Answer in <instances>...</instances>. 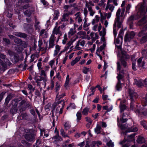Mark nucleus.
<instances>
[{"instance_id": "1", "label": "nucleus", "mask_w": 147, "mask_h": 147, "mask_svg": "<svg viewBox=\"0 0 147 147\" xmlns=\"http://www.w3.org/2000/svg\"><path fill=\"white\" fill-rule=\"evenodd\" d=\"M57 103H54L53 107L54 108L53 110V115L51 120H53L52 124L53 127L55 126V121L54 119V115L55 114L57 117L59 115L62 113L63 109L65 104V102L62 100L58 101Z\"/></svg>"}, {"instance_id": "2", "label": "nucleus", "mask_w": 147, "mask_h": 147, "mask_svg": "<svg viewBox=\"0 0 147 147\" xmlns=\"http://www.w3.org/2000/svg\"><path fill=\"white\" fill-rule=\"evenodd\" d=\"M85 5V7L84 8L83 10V13L85 16V18L84 19V24L87 23V20L86 18L88 14V11L89 12L90 16L92 17L93 16L95 13V11L92 8L94 6V4L92 1L88 2L86 1Z\"/></svg>"}, {"instance_id": "3", "label": "nucleus", "mask_w": 147, "mask_h": 147, "mask_svg": "<svg viewBox=\"0 0 147 147\" xmlns=\"http://www.w3.org/2000/svg\"><path fill=\"white\" fill-rule=\"evenodd\" d=\"M142 106L137 107V110H134L137 114H143L146 115L147 114V94L145 97L143 98L141 101Z\"/></svg>"}, {"instance_id": "4", "label": "nucleus", "mask_w": 147, "mask_h": 147, "mask_svg": "<svg viewBox=\"0 0 147 147\" xmlns=\"http://www.w3.org/2000/svg\"><path fill=\"white\" fill-rule=\"evenodd\" d=\"M121 11V10L119 9L117 10L116 15V18L115 20V22L113 25V32L115 38L116 37L117 34V32L116 28L117 26L118 28L121 27L122 21H120V15Z\"/></svg>"}, {"instance_id": "5", "label": "nucleus", "mask_w": 147, "mask_h": 147, "mask_svg": "<svg viewBox=\"0 0 147 147\" xmlns=\"http://www.w3.org/2000/svg\"><path fill=\"white\" fill-rule=\"evenodd\" d=\"M147 11V7H145L144 5H141L139 8L137 13L134 16H131L129 19V20H136L143 16Z\"/></svg>"}, {"instance_id": "6", "label": "nucleus", "mask_w": 147, "mask_h": 147, "mask_svg": "<svg viewBox=\"0 0 147 147\" xmlns=\"http://www.w3.org/2000/svg\"><path fill=\"white\" fill-rule=\"evenodd\" d=\"M129 116L127 113H124L123 115L120 117V119L119 117L117 118V121L119 124V126L121 129H125L127 128V127L125 124L121 125L120 126V120L122 123H124L126 122L128 119H129Z\"/></svg>"}, {"instance_id": "7", "label": "nucleus", "mask_w": 147, "mask_h": 147, "mask_svg": "<svg viewBox=\"0 0 147 147\" xmlns=\"http://www.w3.org/2000/svg\"><path fill=\"white\" fill-rule=\"evenodd\" d=\"M147 30V23L142 28L141 31L138 33V36L142 38L140 39V42L141 43H143L147 40V32H146V30Z\"/></svg>"}, {"instance_id": "8", "label": "nucleus", "mask_w": 147, "mask_h": 147, "mask_svg": "<svg viewBox=\"0 0 147 147\" xmlns=\"http://www.w3.org/2000/svg\"><path fill=\"white\" fill-rule=\"evenodd\" d=\"M128 92L130 97V99L131 102L130 106V109H132L133 106L132 105V101H135L138 97V95L137 93L134 92V89L129 88L128 89Z\"/></svg>"}, {"instance_id": "9", "label": "nucleus", "mask_w": 147, "mask_h": 147, "mask_svg": "<svg viewBox=\"0 0 147 147\" xmlns=\"http://www.w3.org/2000/svg\"><path fill=\"white\" fill-rule=\"evenodd\" d=\"M55 34L59 35V36L57 38V42H58L60 38V36H61L62 34V32L60 30L59 27L55 26L53 28L52 31V34L51 35L55 36Z\"/></svg>"}, {"instance_id": "10", "label": "nucleus", "mask_w": 147, "mask_h": 147, "mask_svg": "<svg viewBox=\"0 0 147 147\" xmlns=\"http://www.w3.org/2000/svg\"><path fill=\"white\" fill-rule=\"evenodd\" d=\"M20 100H19L18 99H16L13 101L12 103L13 104L14 103L15 105L13 106L12 107L10 111L11 113L12 114H14L16 113L18 109L17 107V103Z\"/></svg>"}, {"instance_id": "11", "label": "nucleus", "mask_w": 147, "mask_h": 147, "mask_svg": "<svg viewBox=\"0 0 147 147\" xmlns=\"http://www.w3.org/2000/svg\"><path fill=\"white\" fill-rule=\"evenodd\" d=\"M135 35V34L134 32H131L127 33L125 35L124 40L125 42H129L133 38Z\"/></svg>"}, {"instance_id": "12", "label": "nucleus", "mask_w": 147, "mask_h": 147, "mask_svg": "<svg viewBox=\"0 0 147 147\" xmlns=\"http://www.w3.org/2000/svg\"><path fill=\"white\" fill-rule=\"evenodd\" d=\"M75 17L74 19L76 22L78 24H81L83 21L82 15L80 12L79 11L75 14Z\"/></svg>"}, {"instance_id": "13", "label": "nucleus", "mask_w": 147, "mask_h": 147, "mask_svg": "<svg viewBox=\"0 0 147 147\" xmlns=\"http://www.w3.org/2000/svg\"><path fill=\"white\" fill-rule=\"evenodd\" d=\"M129 58V55L125 54H122L120 59L122 65L125 67H126L127 65V63L125 61V59H127Z\"/></svg>"}, {"instance_id": "14", "label": "nucleus", "mask_w": 147, "mask_h": 147, "mask_svg": "<svg viewBox=\"0 0 147 147\" xmlns=\"http://www.w3.org/2000/svg\"><path fill=\"white\" fill-rule=\"evenodd\" d=\"M56 37L53 35H51L50 37L49 41L48 49L53 48L54 46L55 42L56 40Z\"/></svg>"}, {"instance_id": "15", "label": "nucleus", "mask_w": 147, "mask_h": 147, "mask_svg": "<svg viewBox=\"0 0 147 147\" xmlns=\"http://www.w3.org/2000/svg\"><path fill=\"white\" fill-rule=\"evenodd\" d=\"M85 41L84 40H79L77 42L76 45L75 47L76 49H78L83 48L84 46Z\"/></svg>"}, {"instance_id": "16", "label": "nucleus", "mask_w": 147, "mask_h": 147, "mask_svg": "<svg viewBox=\"0 0 147 147\" xmlns=\"http://www.w3.org/2000/svg\"><path fill=\"white\" fill-rule=\"evenodd\" d=\"M26 102V100H23L19 103L18 108L20 112L24 111L26 109V108L25 105Z\"/></svg>"}, {"instance_id": "17", "label": "nucleus", "mask_w": 147, "mask_h": 147, "mask_svg": "<svg viewBox=\"0 0 147 147\" xmlns=\"http://www.w3.org/2000/svg\"><path fill=\"white\" fill-rule=\"evenodd\" d=\"M61 22L68 24V15L66 13H63L61 19Z\"/></svg>"}, {"instance_id": "18", "label": "nucleus", "mask_w": 147, "mask_h": 147, "mask_svg": "<svg viewBox=\"0 0 147 147\" xmlns=\"http://www.w3.org/2000/svg\"><path fill=\"white\" fill-rule=\"evenodd\" d=\"M90 108L89 107H86L84 108L82 111V114L83 115L87 116L88 115V113H91V111L90 110Z\"/></svg>"}, {"instance_id": "19", "label": "nucleus", "mask_w": 147, "mask_h": 147, "mask_svg": "<svg viewBox=\"0 0 147 147\" xmlns=\"http://www.w3.org/2000/svg\"><path fill=\"white\" fill-rule=\"evenodd\" d=\"M25 139L28 141H32L34 138V135L32 134H27L25 136Z\"/></svg>"}, {"instance_id": "20", "label": "nucleus", "mask_w": 147, "mask_h": 147, "mask_svg": "<svg viewBox=\"0 0 147 147\" xmlns=\"http://www.w3.org/2000/svg\"><path fill=\"white\" fill-rule=\"evenodd\" d=\"M90 36L93 42H94L96 39H97L99 38V36L96 33L91 32L90 34Z\"/></svg>"}, {"instance_id": "21", "label": "nucleus", "mask_w": 147, "mask_h": 147, "mask_svg": "<svg viewBox=\"0 0 147 147\" xmlns=\"http://www.w3.org/2000/svg\"><path fill=\"white\" fill-rule=\"evenodd\" d=\"M143 57H141L139 58L137 61L138 65L139 67H143L145 63L144 61H142Z\"/></svg>"}, {"instance_id": "22", "label": "nucleus", "mask_w": 147, "mask_h": 147, "mask_svg": "<svg viewBox=\"0 0 147 147\" xmlns=\"http://www.w3.org/2000/svg\"><path fill=\"white\" fill-rule=\"evenodd\" d=\"M115 8L114 6L111 4H107L105 10H108V9L111 11V12H112Z\"/></svg>"}, {"instance_id": "23", "label": "nucleus", "mask_w": 147, "mask_h": 147, "mask_svg": "<svg viewBox=\"0 0 147 147\" xmlns=\"http://www.w3.org/2000/svg\"><path fill=\"white\" fill-rule=\"evenodd\" d=\"M13 34L16 36L24 38L27 36V35L26 34L21 32H15Z\"/></svg>"}, {"instance_id": "24", "label": "nucleus", "mask_w": 147, "mask_h": 147, "mask_svg": "<svg viewBox=\"0 0 147 147\" xmlns=\"http://www.w3.org/2000/svg\"><path fill=\"white\" fill-rule=\"evenodd\" d=\"M100 18L99 16L96 15L94 19H93L92 21V25H94L96 23L98 22L100 20Z\"/></svg>"}, {"instance_id": "25", "label": "nucleus", "mask_w": 147, "mask_h": 147, "mask_svg": "<svg viewBox=\"0 0 147 147\" xmlns=\"http://www.w3.org/2000/svg\"><path fill=\"white\" fill-rule=\"evenodd\" d=\"M59 15V12L58 10H55L54 11V13L53 16V20H56L58 19V17Z\"/></svg>"}, {"instance_id": "26", "label": "nucleus", "mask_w": 147, "mask_h": 147, "mask_svg": "<svg viewBox=\"0 0 147 147\" xmlns=\"http://www.w3.org/2000/svg\"><path fill=\"white\" fill-rule=\"evenodd\" d=\"M55 49L54 51V55H57L61 49V47L58 45H56L55 47Z\"/></svg>"}, {"instance_id": "27", "label": "nucleus", "mask_w": 147, "mask_h": 147, "mask_svg": "<svg viewBox=\"0 0 147 147\" xmlns=\"http://www.w3.org/2000/svg\"><path fill=\"white\" fill-rule=\"evenodd\" d=\"M138 130V128L136 127H133L130 128H128L127 131V132H135L137 131Z\"/></svg>"}, {"instance_id": "28", "label": "nucleus", "mask_w": 147, "mask_h": 147, "mask_svg": "<svg viewBox=\"0 0 147 147\" xmlns=\"http://www.w3.org/2000/svg\"><path fill=\"white\" fill-rule=\"evenodd\" d=\"M145 141L144 138L141 136H138L137 141L139 144H142Z\"/></svg>"}, {"instance_id": "29", "label": "nucleus", "mask_w": 147, "mask_h": 147, "mask_svg": "<svg viewBox=\"0 0 147 147\" xmlns=\"http://www.w3.org/2000/svg\"><path fill=\"white\" fill-rule=\"evenodd\" d=\"M147 20V16H144L143 18L139 21V23L140 25H142L146 23Z\"/></svg>"}, {"instance_id": "30", "label": "nucleus", "mask_w": 147, "mask_h": 147, "mask_svg": "<svg viewBox=\"0 0 147 147\" xmlns=\"http://www.w3.org/2000/svg\"><path fill=\"white\" fill-rule=\"evenodd\" d=\"M81 57H78L75 58L74 60H73L71 62V64L72 66H73L78 62L80 59Z\"/></svg>"}, {"instance_id": "31", "label": "nucleus", "mask_w": 147, "mask_h": 147, "mask_svg": "<svg viewBox=\"0 0 147 147\" xmlns=\"http://www.w3.org/2000/svg\"><path fill=\"white\" fill-rule=\"evenodd\" d=\"M135 133H134L133 134L129 135L128 136V141H134L135 140V136L136 135Z\"/></svg>"}, {"instance_id": "32", "label": "nucleus", "mask_w": 147, "mask_h": 147, "mask_svg": "<svg viewBox=\"0 0 147 147\" xmlns=\"http://www.w3.org/2000/svg\"><path fill=\"white\" fill-rule=\"evenodd\" d=\"M113 106L112 105L109 106L108 105L103 106V108L104 109L107 110L108 112L111 111L113 109Z\"/></svg>"}, {"instance_id": "33", "label": "nucleus", "mask_w": 147, "mask_h": 147, "mask_svg": "<svg viewBox=\"0 0 147 147\" xmlns=\"http://www.w3.org/2000/svg\"><path fill=\"white\" fill-rule=\"evenodd\" d=\"M101 129V127L100 126L97 124L96 127L94 129L95 132L97 134L100 133V132Z\"/></svg>"}, {"instance_id": "34", "label": "nucleus", "mask_w": 147, "mask_h": 147, "mask_svg": "<svg viewBox=\"0 0 147 147\" xmlns=\"http://www.w3.org/2000/svg\"><path fill=\"white\" fill-rule=\"evenodd\" d=\"M75 33L76 31L75 29L73 28H71L68 32V36L70 37L73 35Z\"/></svg>"}, {"instance_id": "35", "label": "nucleus", "mask_w": 147, "mask_h": 147, "mask_svg": "<svg viewBox=\"0 0 147 147\" xmlns=\"http://www.w3.org/2000/svg\"><path fill=\"white\" fill-rule=\"evenodd\" d=\"M137 85L139 87H141L143 85L144 83V80H140L137 81L136 82Z\"/></svg>"}, {"instance_id": "36", "label": "nucleus", "mask_w": 147, "mask_h": 147, "mask_svg": "<svg viewBox=\"0 0 147 147\" xmlns=\"http://www.w3.org/2000/svg\"><path fill=\"white\" fill-rule=\"evenodd\" d=\"M141 53L143 57L147 59V50L146 49L142 50Z\"/></svg>"}, {"instance_id": "37", "label": "nucleus", "mask_w": 147, "mask_h": 147, "mask_svg": "<svg viewBox=\"0 0 147 147\" xmlns=\"http://www.w3.org/2000/svg\"><path fill=\"white\" fill-rule=\"evenodd\" d=\"M116 88L117 90L118 91H120L121 90V86L120 83V81H118V82L117 84Z\"/></svg>"}, {"instance_id": "38", "label": "nucleus", "mask_w": 147, "mask_h": 147, "mask_svg": "<svg viewBox=\"0 0 147 147\" xmlns=\"http://www.w3.org/2000/svg\"><path fill=\"white\" fill-rule=\"evenodd\" d=\"M56 84V85L55 86V92H57L60 89V84H59L58 82H57Z\"/></svg>"}, {"instance_id": "39", "label": "nucleus", "mask_w": 147, "mask_h": 147, "mask_svg": "<svg viewBox=\"0 0 147 147\" xmlns=\"http://www.w3.org/2000/svg\"><path fill=\"white\" fill-rule=\"evenodd\" d=\"M105 46V43H104L102 46H100L99 48L96 51H98V53H100V52H101L104 49Z\"/></svg>"}, {"instance_id": "40", "label": "nucleus", "mask_w": 147, "mask_h": 147, "mask_svg": "<svg viewBox=\"0 0 147 147\" xmlns=\"http://www.w3.org/2000/svg\"><path fill=\"white\" fill-rule=\"evenodd\" d=\"M126 141L125 140H124L122 141L120 143V144L123 146L121 147H129V145L128 144H125Z\"/></svg>"}, {"instance_id": "41", "label": "nucleus", "mask_w": 147, "mask_h": 147, "mask_svg": "<svg viewBox=\"0 0 147 147\" xmlns=\"http://www.w3.org/2000/svg\"><path fill=\"white\" fill-rule=\"evenodd\" d=\"M33 12L32 11H29L28 10H26L24 12V14L28 17H30L32 13Z\"/></svg>"}, {"instance_id": "42", "label": "nucleus", "mask_w": 147, "mask_h": 147, "mask_svg": "<svg viewBox=\"0 0 147 147\" xmlns=\"http://www.w3.org/2000/svg\"><path fill=\"white\" fill-rule=\"evenodd\" d=\"M120 112H122L123 110L125 109V106L124 104H122L121 101L120 102Z\"/></svg>"}, {"instance_id": "43", "label": "nucleus", "mask_w": 147, "mask_h": 147, "mask_svg": "<svg viewBox=\"0 0 147 147\" xmlns=\"http://www.w3.org/2000/svg\"><path fill=\"white\" fill-rule=\"evenodd\" d=\"M56 134L55 136L54 137L55 139L57 140H61V138L59 136V132L57 131L56 132H55Z\"/></svg>"}, {"instance_id": "44", "label": "nucleus", "mask_w": 147, "mask_h": 147, "mask_svg": "<svg viewBox=\"0 0 147 147\" xmlns=\"http://www.w3.org/2000/svg\"><path fill=\"white\" fill-rule=\"evenodd\" d=\"M71 124L69 122H66L64 124V126L66 130L69 129L71 127Z\"/></svg>"}, {"instance_id": "45", "label": "nucleus", "mask_w": 147, "mask_h": 147, "mask_svg": "<svg viewBox=\"0 0 147 147\" xmlns=\"http://www.w3.org/2000/svg\"><path fill=\"white\" fill-rule=\"evenodd\" d=\"M78 36H79L80 37H82V36H85L86 33L85 32L83 31H80L77 33Z\"/></svg>"}, {"instance_id": "46", "label": "nucleus", "mask_w": 147, "mask_h": 147, "mask_svg": "<svg viewBox=\"0 0 147 147\" xmlns=\"http://www.w3.org/2000/svg\"><path fill=\"white\" fill-rule=\"evenodd\" d=\"M106 34V29L104 28H103L102 30L100 32V35L102 36H104Z\"/></svg>"}, {"instance_id": "47", "label": "nucleus", "mask_w": 147, "mask_h": 147, "mask_svg": "<svg viewBox=\"0 0 147 147\" xmlns=\"http://www.w3.org/2000/svg\"><path fill=\"white\" fill-rule=\"evenodd\" d=\"M141 124L144 128L147 129V123L146 121H141Z\"/></svg>"}, {"instance_id": "48", "label": "nucleus", "mask_w": 147, "mask_h": 147, "mask_svg": "<svg viewBox=\"0 0 147 147\" xmlns=\"http://www.w3.org/2000/svg\"><path fill=\"white\" fill-rule=\"evenodd\" d=\"M27 115L26 113H22L20 115V119L22 120L26 118Z\"/></svg>"}, {"instance_id": "49", "label": "nucleus", "mask_w": 147, "mask_h": 147, "mask_svg": "<svg viewBox=\"0 0 147 147\" xmlns=\"http://www.w3.org/2000/svg\"><path fill=\"white\" fill-rule=\"evenodd\" d=\"M69 75H67V76L66 81L65 84L64 86L66 87L69 84Z\"/></svg>"}, {"instance_id": "50", "label": "nucleus", "mask_w": 147, "mask_h": 147, "mask_svg": "<svg viewBox=\"0 0 147 147\" xmlns=\"http://www.w3.org/2000/svg\"><path fill=\"white\" fill-rule=\"evenodd\" d=\"M77 119V121L80 120L81 119V114L80 112H78L76 114Z\"/></svg>"}, {"instance_id": "51", "label": "nucleus", "mask_w": 147, "mask_h": 147, "mask_svg": "<svg viewBox=\"0 0 147 147\" xmlns=\"http://www.w3.org/2000/svg\"><path fill=\"white\" fill-rule=\"evenodd\" d=\"M68 24H66L65 23H62L61 24H62L60 26H58L59 27L60 29L61 28L62 30H65V26L67 25Z\"/></svg>"}, {"instance_id": "52", "label": "nucleus", "mask_w": 147, "mask_h": 147, "mask_svg": "<svg viewBox=\"0 0 147 147\" xmlns=\"http://www.w3.org/2000/svg\"><path fill=\"white\" fill-rule=\"evenodd\" d=\"M61 134L62 136L64 137H68V136L66 135L65 133L64 132V129H61L60 130Z\"/></svg>"}, {"instance_id": "53", "label": "nucleus", "mask_w": 147, "mask_h": 147, "mask_svg": "<svg viewBox=\"0 0 147 147\" xmlns=\"http://www.w3.org/2000/svg\"><path fill=\"white\" fill-rule=\"evenodd\" d=\"M67 40V35L66 34H65L64 35V39L62 40V43L63 44H65Z\"/></svg>"}, {"instance_id": "54", "label": "nucleus", "mask_w": 147, "mask_h": 147, "mask_svg": "<svg viewBox=\"0 0 147 147\" xmlns=\"http://www.w3.org/2000/svg\"><path fill=\"white\" fill-rule=\"evenodd\" d=\"M90 71V69L86 67H84L83 72L85 74H87Z\"/></svg>"}, {"instance_id": "55", "label": "nucleus", "mask_w": 147, "mask_h": 147, "mask_svg": "<svg viewBox=\"0 0 147 147\" xmlns=\"http://www.w3.org/2000/svg\"><path fill=\"white\" fill-rule=\"evenodd\" d=\"M41 80H42L43 81V82L45 83V85L46 84V82L48 80V78L47 77V76H44L43 77H40Z\"/></svg>"}, {"instance_id": "56", "label": "nucleus", "mask_w": 147, "mask_h": 147, "mask_svg": "<svg viewBox=\"0 0 147 147\" xmlns=\"http://www.w3.org/2000/svg\"><path fill=\"white\" fill-rule=\"evenodd\" d=\"M4 64L6 65V67L5 68H6L8 65L10 66L11 65V63L8 59H6L5 60V63H4Z\"/></svg>"}, {"instance_id": "57", "label": "nucleus", "mask_w": 147, "mask_h": 147, "mask_svg": "<svg viewBox=\"0 0 147 147\" xmlns=\"http://www.w3.org/2000/svg\"><path fill=\"white\" fill-rule=\"evenodd\" d=\"M123 34V32L121 30L119 33L118 36V38H120L121 40H122L123 39V36H122Z\"/></svg>"}, {"instance_id": "58", "label": "nucleus", "mask_w": 147, "mask_h": 147, "mask_svg": "<svg viewBox=\"0 0 147 147\" xmlns=\"http://www.w3.org/2000/svg\"><path fill=\"white\" fill-rule=\"evenodd\" d=\"M40 22L39 21H36L35 23V26L36 29H39L40 26L39 25Z\"/></svg>"}, {"instance_id": "59", "label": "nucleus", "mask_w": 147, "mask_h": 147, "mask_svg": "<svg viewBox=\"0 0 147 147\" xmlns=\"http://www.w3.org/2000/svg\"><path fill=\"white\" fill-rule=\"evenodd\" d=\"M107 145L109 147H113L114 145L113 143L112 142L111 140H110L109 142L107 143Z\"/></svg>"}, {"instance_id": "60", "label": "nucleus", "mask_w": 147, "mask_h": 147, "mask_svg": "<svg viewBox=\"0 0 147 147\" xmlns=\"http://www.w3.org/2000/svg\"><path fill=\"white\" fill-rule=\"evenodd\" d=\"M40 75L41 76H47L46 73L45 71L44 70L42 69L40 71Z\"/></svg>"}, {"instance_id": "61", "label": "nucleus", "mask_w": 147, "mask_h": 147, "mask_svg": "<svg viewBox=\"0 0 147 147\" xmlns=\"http://www.w3.org/2000/svg\"><path fill=\"white\" fill-rule=\"evenodd\" d=\"M99 12L100 13V21L102 23H103V20L105 19V17L103 16V14L101 12L100 10L99 11Z\"/></svg>"}, {"instance_id": "62", "label": "nucleus", "mask_w": 147, "mask_h": 147, "mask_svg": "<svg viewBox=\"0 0 147 147\" xmlns=\"http://www.w3.org/2000/svg\"><path fill=\"white\" fill-rule=\"evenodd\" d=\"M69 108L75 109L76 108V106L74 103H71L70 104L69 106L67 107V109Z\"/></svg>"}, {"instance_id": "63", "label": "nucleus", "mask_w": 147, "mask_h": 147, "mask_svg": "<svg viewBox=\"0 0 147 147\" xmlns=\"http://www.w3.org/2000/svg\"><path fill=\"white\" fill-rule=\"evenodd\" d=\"M11 98L10 96H7L5 100V103L7 105L8 104L9 101L11 100Z\"/></svg>"}, {"instance_id": "64", "label": "nucleus", "mask_w": 147, "mask_h": 147, "mask_svg": "<svg viewBox=\"0 0 147 147\" xmlns=\"http://www.w3.org/2000/svg\"><path fill=\"white\" fill-rule=\"evenodd\" d=\"M7 53L8 54L11 56H14L15 55L14 52L10 50H8V51Z\"/></svg>"}]
</instances>
